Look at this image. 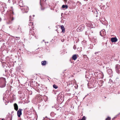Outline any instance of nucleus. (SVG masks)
<instances>
[{
	"label": "nucleus",
	"mask_w": 120,
	"mask_h": 120,
	"mask_svg": "<svg viewBox=\"0 0 120 120\" xmlns=\"http://www.w3.org/2000/svg\"><path fill=\"white\" fill-rule=\"evenodd\" d=\"M3 81L0 83V87L3 88L6 85V79L4 78L3 77L0 78V81Z\"/></svg>",
	"instance_id": "1"
},
{
	"label": "nucleus",
	"mask_w": 120,
	"mask_h": 120,
	"mask_svg": "<svg viewBox=\"0 0 120 120\" xmlns=\"http://www.w3.org/2000/svg\"><path fill=\"white\" fill-rule=\"evenodd\" d=\"M13 20V18L11 15L10 17L8 19L6 22L8 24H12V21Z\"/></svg>",
	"instance_id": "2"
},
{
	"label": "nucleus",
	"mask_w": 120,
	"mask_h": 120,
	"mask_svg": "<svg viewBox=\"0 0 120 120\" xmlns=\"http://www.w3.org/2000/svg\"><path fill=\"white\" fill-rule=\"evenodd\" d=\"M115 68L116 72L118 73H119L120 72V65L117 64L116 65Z\"/></svg>",
	"instance_id": "3"
},
{
	"label": "nucleus",
	"mask_w": 120,
	"mask_h": 120,
	"mask_svg": "<svg viewBox=\"0 0 120 120\" xmlns=\"http://www.w3.org/2000/svg\"><path fill=\"white\" fill-rule=\"evenodd\" d=\"M100 34L101 36L104 37L105 36L106 34L105 30H103L101 31L100 32Z\"/></svg>",
	"instance_id": "4"
},
{
	"label": "nucleus",
	"mask_w": 120,
	"mask_h": 120,
	"mask_svg": "<svg viewBox=\"0 0 120 120\" xmlns=\"http://www.w3.org/2000/svg\"><path fill=\"white\" fill-rule=\"evenodd\" d=\"M22 109H19V110L17 111V114L18 116L19 117L22 114Z\"/></svg>",
	"instance_id": "5"
},
{
	"label": "nucleus",
	"mask_w": 120,
	"mask_h": 120,
	"mask_svg": "<svg viewBox=\"0 0 120 120\" xmlns=\"http://www.w3.org/2000/svg\"><path fill=\"white\" fill-rule=\"evenodd\" d=\"M28 8L27 7H26L24 8H22V10L23 11H24V12H23L24 13H27L28 11Z\"/></svg>",
	"instance_id": "6"
},
{
	"label": "nucleus",
	"mask_w": 120,
	"mask_h": 120,
	"mask_svg": "<svg viewBox=\"0 0 120 120\" xmlns=\"http://www.w3.org/2000/svg\"><path fill=\"white\" fill-rule=\"evenodd\" d=\"M111 40L112 42H115L117 41V39L116 37L112 38H111Z\"/></svg>",
	"instance_id": "7"
},
{
	"label": "nucleus",
	"mask_w": 120,
	"mask_h": 120,
	"mask_svg": "<svg viewBox=\"0 0 120 120\" xmlns=\"http://www.w3.org/2000/svg\"><path fill=\"white\" fill-rule=\"evenodd\" d=\"M14 109L16 111H17L18 109V107L17 104L16 103H15L14 104Z\"/></svg>",
	"instance_id": "8"
},
{
	"label": "nucleus",
	"mask_w": 120,
	"mask_h": 120,
	"mask_svg": "<svg viewBox=\"0 0 120 120\" xmlns=\"http://www.w3.org/2000/svg\"><path fill=\"white\" fill-rule=\"evenodd\" d=\"M84 29V28L83 26L82 27V26H80L78 27V29L80 30V31H82Z\"/></svg>",
	"instance_id": "9"
},
{
	"label": "nucleus",
	"mask_w": 120,
	"mask_h": 120,
	"mask_svg": "<svg viewBox=\"0 0 120 120\" xmlns=\"http://www.w3.org/2000/svg\"><path fill=\"white\" fill-rule=\"evenodd\" d=\"M61 28L62 30V32L63 33H64L65 31V29L64 26H61Z\"/></svg>",
	"instance_id": "10"
},
{
	"label": "nucleus",
	"mask_w": 120,
	"mask_h": 120,
	"mask_svg": "<svg viewBox=\"0 0 120 120\" xmlns=\"http://www.w3.org/2000/svg\"><path fill=\"white\" fill-rule=\"evenodd\" d=\"M100 20L101 23L103 24H104V22L105 21V19L104 18H102L100 19Z\"/></svg>",
	"instance_id": "11"
},
{
	"label": "nucleus",
	"mask_w": 120,
	"mask_h": 120,
	"mask_svg": "<svg viewBox=\"0 0 120 120\" xmlns=\"http://www.w3.org/2000/svg\"><path fill=\"white\" fill-rule=\"evenodd\" d=\"M73 60H76L77 58V55L76 54L74 55L72 57Z\"/></svg>",
	"instance_id": "12"
},
{
	"label": "nucleus",
	"mask_w": 120,
	"mask_h": 120,
	"mask_svg": "<svg viewBox=\"0 0 120 120\" xmlns=\"http://www.w3.org/2000/svg\"><path fill=\"white\" fill-rule=\"evenodd\" d=\"M62 8H63L67 9L68 8V6L67 5H63L62 7Z\"/></svg>",
	"instance_id": "13"
},
{
	"label": "nucleus",
	"mask_w": 120,
	"mask_h": 120,
	"mask_svg": "<svg viewBox=\"0 0 120 120\" xmlns=\"http://www.w3.org/2000/svg\"><path fill=\"white\" fill-rule=\"evenodd\" d=\"M41 63L42 65H45L46 64V61L45 60L42 61L41 62Z\"/></svg>",
	"instance_id": "14"
},
{
	"label": "nucleus",
	"mask_w": 120,
	"mask_h": 120,
	"mask_svg": "<svg viewBox=\"0 0 120 120\" xmlns=\"http://www.w3.org/2000/svg\"><path fill=\"white\" fill-rule=\"evenodd\" d=\"M2 6L1 8H3L4 9L5 7V3H0V5Z\"/></svg>",
	"instance_id": "15"
},
{
	"label": "nucleus",
	"mask_w": 120,
	"mask_h": 120,
	"mask_svg": "<svg viewBox=\"0 0 120 120\" xmlns=\"http://www.w3.org/2000/svg\"><path fill=\"white\" fill-rule=\"evenodd\" d=\"M94 15H95L97 17L98 16L97 14L98 13V11L97 10H95L94 12Z\"/></svg>",
	"instance_id": "16"
},
{
	"label": "nucleus",
	"mask_w": 120,
	"mask_h": 120,
	"mask_svg": "<svg viewBox=\"0 0 120 120\" xmlns=\"http://www.w3.org/2000/svg\"><path fill=\"white\" fill-rule=\"evenodd\" d=\"M53 87L55 89H56L58 88V86L55 84H54L53 85Z\"/></svg>",
	"instance_id": "17"
},
{
	"label": "nucleus",
	"mask_w": 120,
	"mask_h": 120,
	"mask_svg": "<svg viewBox=\"0 0 120 120\" xmlns=\"http://www.w3.org/2000/svg\"><path fill=\"white\" fill-rule=\"evenodd\" d=\"M11 10H10V12L11 14H12L13 13V9H12V7H11Z\"/></svg>",
	"instance_id": "18"
},
{
	"label": "nucleus",
	"mask_w": 120,
	"mask_h": 120,
	"mask_svg": "<svg viewBox=\"0 0 120 120\" xmlns=\"http://www.w3.org/2000/svg\"><path fill=\"white\" fill-rule=\"evenodd\" d=\"M20 37H15V39L16 40H18L20 39Z\"/></svg>",
	"instance_id": "19"
},
{
	"label": "nucleus",
	"mask_w": 120,
	"mask_h": 120,
	"mask_svg": "<svg viewBox=\"0 0 120 120\" xmlns=\"http://www.w3.org/2000/svg\"><path fill=\"white\" fill-rule=\"evenodd\" d=\"M54 113L52 112L51 113L50 115L51 116L53 117L54 116Z\"/></svg>",
	"instance_id": "20"
},
{
	"label": "nucleus",
	"mask_w": 120,
	"mask_h": 120,
	"mask_svg": "<svg viewBox=\"0 0 120 120\" xmlns=\"http://www.w3.org/2000/svg\"><path fill=\"white\" fill-rule=\"evenodd\" d=\"M111 118L110 117H108L105 120H110Z\"/></svg>",
	"instance_id": "21"
},
{
	"label": "nucleus",
	"mask_w": 120,
	"mask_h": 120,
	"mask_svg": "<svg viewBox=\"0 0 120 120\" xmlns=\"http://www.w3.org/2000/svg\"><path fill=\"white\" fill-rule=\"evenodd\" d=\"M29 26H32L33 25V24L32 22H30L29 24Z\"/></svg>",
	"instance_id": "22"
},
{
	"label": "nucleus",
	"mask_w": 120,
	"mask_h": 120,
	"mask_svg": "<svg viewBox=\"0 0 120 120\" xmlns=\"http://www.w3.org/2000/svg\"><path fill=\"white\" fill-rule=\"evenodd\" d=\"M93 48V45H91L90 46V49H92Z\"/></svg>",
	"instance_id": "23"
},
{
	"label": "nucleus",
	"mask_w": 120,
	"mask_h": 120,
	"mask_svg": "<svg viewBox=\"0 0 120 120\" xmlns=\"http://www.w3.org/2000/svg\"><path fill=\"white\" fill-rule=\"evenodd\" d=\"M73 48L75 50L76 49V46L75 45H74L73 47Z\"/></svg>",
	"instance_id": "24"
},
{
	"label": "nucleus",
	"mask_w": 120,
	"mask_h": 120,
	"mask_svg": "<svg viewBox=\"0 0 120 120\" xmlns=\"http://www.w3.org/2000/svg\"><path fill=\"white\" fill-rule=\"evenodd\" d=\"M96 52L95 53V55H96L97 53H98L99 52Z\"/></svg>",
	"instance_id": "25"
},
{
	"label": "nucleus",
	"mask_w": 120,
	"mask_h": 120,
	"mask_svg": "<svg viewBox=\"0 0 120 120\" xmlns=\"http://www.w3.org/2000/svg\"><path fill=\"white\" fill-rule=\"evenodd\" d=\"M21 3H19V5L20 6V7H23V6H22V5H21Z\"/></svg>",
	"instance_id": "26"
},
{
	"label": "nucleus",
	"mask_w": 120,
	"mask_h": 120,
	"mask_svg": "<svg viewBox=\"0 0 120 120\" xmlns=\"http://www.w3.org/2000/svg\"><path fill=\"white\" fill-rule=\"evenodd\" d=\"M67 0H64V1L65 3H66L67 2Z\"/></svg>",
	"instance_id": "27"
},
{
	"label": "nucleus",
	"mask_w": 120,
	"mask_h": 120,
	"mask_svg": "<svg viewBox=\"0 0 120 120\" xmlns=\"http://www.w3.org/2000/svg\"><path fill=\"white\" fill-rule=\"evenodd\" d=\"M102 76L101 77V78L102 79H103V76H104V75L103 74H102Z\"/></svg>",
	"instance_id": "28"
},
{
	"label": "nucleus",
	"mask_w": 120,
	"mask_h": 120,
	"mask_svg": "<svg viewBox=\"0 0 120 120\" xmlns=\"http://www.w3.org/2000/svg\"><path fill=\"white\" fill-rule=\"evenodd\" d=\"M31 16H29V18H30H30H31Z\"/></svg>",
	"instance_id": "29"
},
{
	"label": "nucleus",
	"mask_w": 120,
	"mask_h": 120,
	"mask_svg": "<svg viewBox=\"0 0 120 120\" xmlns=\"http://www.w3.org/2000/svg\"><path fill=\"white\" fill-rule=\"evenodd\" d=\"M96 40H97L96 39H94V41L95 42H96Z\"/></svg>",
	"instance_id": "30"
},
{
	"label": "nucleus",
	"mask_w": 120,
	"mask_h": 120,
	"mask_svg": "<svg viewBox=\"0 0 120 120\" xmlns=\"http://www.w3.org/2000/svg\"><path fill=\"white\" fill-rule=\"evenodd\" d=\"M9 119L10 120H12V119L11 118H10Z\"/></svg>",
	"instance_id": "31"
},
{
	"label": "nucleus",
	"mask_w": 120,
	"mask_h": 120,
	"mask_svg": "<svg viewBox=\"0 0 120 120\" xmlns=\"http://www.w3.org/2000/svg\"><path fill=\"white\" fill-rule=\"evenodd\" d=\"M1 120H5L3 118V119H2Z\"/></svg>",
	"instance_id": "32"
},
{
	"label": "nucleus",
	"mask_w": 120,
	"mask_h": 120,
	"mask_svg": "<svg viewBox=\"0 0 120 120\" xmlns=\"http://www.w3.org/2000/svg\"><path fill=\"white\" fill-rule=\"evenodd\" d=\"M61 41L62 42H63L64 41V40H63V41L62 40H61Z\"/></svg>",
	"instance_id": "33"
},
{
	"label": "nucleus",
	"mask_w": 120,
	"mask_h": 120,
	"mask_svg": "<svg viewBox=\"0 0 120 120\" xmlns=\"http://www.w3.org/2000/svg\"><path fill=\"white\" fill-rule=\"evenodd\" d=\"M5 104L6 105L7 104L6 103V102H5Z\"/></svg>",
	"instance_id": "34"
},
{
	"label": "nucleus",
	"mask_w": 120,
	"mask_h": 120,
	"mask_svg": "<svg viewBox=\"0 0 120 120\" xmlns=\"http://www.w3.org/2000/svg\"><path fill=\"white\" fill-rule=\"evenodd\" d=\"M41 10H44V9H42V8H41Z\"/></svg>",
	"instance_id": "35"
},
{
	"label": "nucleus",
	"mask_w": 120,
	"mask_h": 120,
	"mask_svg": "<svg viewBox=\"0 0 120 120\" xmlns=\"http://www.w3.org/2000/svg\"><path fill=\"white\" fill-rule=\"evenodd\" d=\"M33 17H34V15H33Z\"/></svg>",
	"instance_id": "36"
},
{
	"label": "nucleus",
	"mask_w": 120,
	"mask_h": 120,
	"mask_svg": "<svg viewBox=\"0 0 120 120\" xmlns=\"http://www.w3.org/2000/svg\"><path fill=\"white\" fill-rule=\"evenodd\" d=\"M89 9H90V7L89 8Z\"/></svg>",
	"instance_id": "37"
},
{
	"label": "nucleus",
	"mask_w": 120,
	"mask_h": 120,
	"mask_svg": "<svg viewBox=\"0 0 120 120\" xmlns=\"http://www.w3.org/2000/svg\"><path fill=\"white\" fill-rule=\"evenodd\" d=\"M10 0H8V1H9Z\"/></svg>",
	"instance_id": "38"
},
{
	"label": "nucleus",
	"mask_w": 120,
	"mask_h": 120,
	"mask_svg": "<svg viewBox=\"0 0 120 120\" xmlns=\"http://www.w3.org/2000/svg\"><path fill=\"white\" fill-rule=\"evenodd\" d=\"M0 21H1V18H0Z\"/></svg>",
	"instance_id": "39"
}]
</instances>
